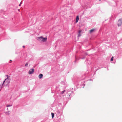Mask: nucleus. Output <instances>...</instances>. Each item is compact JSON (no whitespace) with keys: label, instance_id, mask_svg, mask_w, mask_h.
Returning a JSON list of instances; mask_svg holds the SVG:
<instances>
[{"label":"nucleus","instance_id":"obj_1","mask_svg":"<svg viewBox=\"0 0 122 122\" xmlns=\"http://www.w3.org/2000/svg\"><path fill=\"white\" fill-rule=\"evenodd\" d=\"M6 76L7 77V78L4 81L2 84L3 85L7 86L8 84L10 81V76H9L7 75H6Z\"/></svg>","mask_w":122,"mask_h":122},{"label":"nucleus","instance_id":"obj_2","mask_svg":"<svg viewBox=\"0 0 122 122\" xmlns=\"http://www.w3.org/2000/svg\"><path fill=\"white\" fill-rule=\"evenodd\" d=\"M47 40L46 37L43 38L42 36L38 37L37 40L41 42H44L46 41Z\"/></svg>","mask_w":122,"mask_h":122},{"label":"nucleus","instance_id":"obj_3","mask_svg":"<svg viewBox=\"0 0 122 122\" xmlns=\"http://www.w3.org/2000/svg\"><path fill=\"white\" fill-rule=\"evenodd\" d=\"M118 26H122V18L120 19L118 22Z\"/></svg>","mask_w":122,"mask_h":122},{"label":"nucleus","instance_id":"obj_4","mask_svg":"<svg viewBox=\"0 0 122 122\" xmlns=\"http://www.w3.org/2000/svg\"><path fill=\"white\" fill-rule=\"evenodd\" d=\"M34 72V69L32 68L30 69L28 73L29 74H32Z\"/></svg>","mask_w":122,"mask_h":122},{"label":"nucleus","instance_id":"obj_5","mask_svg":"<svg viewBox=\"0 0 122 122\" xmlns=\"http://www.w3.org/2000/svg\"><path fill=\"white\" fill-rule=\"evenodd\" d=\"M96 30V29L95 28H93L89 30V32L90 34L94 32Z\"/></svg>","mask_w":122,"mask_h":122},{"label":"nucleus","instance_id":"obj_6","mask_svg":"<svg viewBox=\"0 0 122 122\" xmlns=\"http://www.w3.org/2000/svg\"><path fill=\"white\" fill-rule=\"evenodd\" d=\"M43 75L42 74H40L38 76V77L39 79H41L43 77Z\"/></svg>","mask_w":122,"mask_h":122},{"label":"nucleus","instance_id":"obj_7","mask_svg":"<svg viewBox=\"0 0 122 122\" xmlns=\"http://www.w3.org/2000/svg\"><path fill=\"white\" fill-rule=\"evenodd\" d=\"M79 19V16H77L76 18V23H77L78 22V21Z\"/></svg>","mask_w":122,"mask_h":122},{"label":"nucleus","instance_id":"obj_8","mask_svg":"<svg viewBox=\"0 0 122 122\" xmlns=\"http://www.w3.org/2000/svg\"><path fill=\"white\" fill-rule=\"evenodd\" d=\"M81 32V30H79V31H78V37H79L81 35L80 34V33Z\"/></svg>","mask_w":122,"mask_h":122},{"label":"nucleus","instance_id":"obj_9","mask_svg":"<svg viewBox=\"0 0 122 122\" xmlns=\"http://www.w3.org/2000/svg\"><path fill=\"white\" fill-rule=\"evenodd\" d=\"M51 114L52 115V118H53L54 116V114L53 113H51Z\"/></svg>","mask_w":122,"mask_h":122},{"label":"nucleus","instance_id":"obj_10","mask_svg":"<svg viewBox=\"0 0 122 122\" xmlns=\"http://www.w3.org/2000/svg\"><path fill=\"white\" fill-rule=\"evenodd\" d=\"M28 63H26L25 65V67L26 66H27L28 65Z\"/></svg>","mask_w":122,"mask_h":122},{"label":"nucleus","instance_id":"obj_11","mask_svg":"<svg viewBox=\"0 0 122 122\" xmlns=\"http://www.w3.org/2000/svg\"><path fill=\"white\" fill-rule=\"evenodd\" d=\"M113 58H114V57H113V56H112V57L111 58V61H113Z\"/></svg>","mask_w":122,"mask_h":122},{"label":"nucleus","instance_id":"obj_12","mask_svg":"<svg viewBox=\"0 0 122 122\" xmlns=\"http://www.w3.org/2000/svg\"><path fill=\"white\" fill-rule=\"evenodd\" d=\"M12 106V105H7V107H10V106Z\"/></svg>","mask_w":122,"mask_h":122},{"label":"nucleus","instance_id":"obj_13","mask_svg":"<svg viewBox=\"0 0 122 122\" xmlns=\"http://www.w3.org/2000/svg\"><path fill=\"white\" fill-rule=\"evenodd\" d=\"M65 92V90H64L61 92V94H64V92Z\"/></svg>","mask_w":122,"mask_h":122},{"label":"nucleus","instance_id":"obj_14","mask_svg":"<svg viewBox=\"0 0 122 122\" xmlns=\"http://www.w3.org/2000/svg\"><path fill=\"white\" fill-rule=\"evenodd\" d=\"M22 3L21 2V3L19 5V6H21V4Z\"/></svg>","mask_w":122,"mask_h":122},{"label":"nucleus","instance_id":"obj_15","mask_svg":"<svg viewBox=\"0 0 122 122\" xmlns=\"http://www.w3.org/2000/svg\"><path fill=\"white\" fill-rule=\"evenodd\" d=\"M23 47H24V48L25 47V46H23Z\"/></svg>","mask_w":122,"mask_h":122},{"label":"nucleus","instance_id":"obj_16","mask_svg":"<svg viewBox=\"0 0 122 122\" xmlns=\"http://www.w3.org/2000/svg\"><path fill=\"white\" fill-rule=\"evenodd\" d=\"M18 11H19V10H18Z\"/></svg>","mask_w":122,"mask_h":122}]
</instances>
